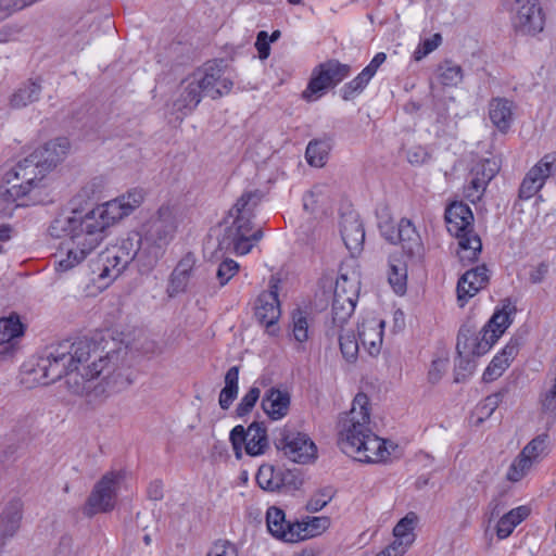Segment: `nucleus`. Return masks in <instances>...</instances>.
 Listing matches in <instances>:
<instances>
[{"mask_svg":"<svg viewBox=\"0 0 556 556\" xmlns=\"http://www.w3.org/2000/svg\"><path fill=\"white\" fill-rule=\"evenodd\" d=\"M100 261L102 262V269L99 274L100 279H115L130 263V256L122 251L108 249L100 254Z\"/></svg>","mask_w":556,"mask_h":556,"instance_id":"nucleus-30","label":"nucleus"},{"mask_svg":"<svg viewBox=\"0 0 556 556\" xmlns=\"http://www.w3.org/2000/svg\"><path fill=\"white\" fill-rule=\"evenodd\" d=\"M509 12L511 26L516 33L535 36L543 31L545 13L540 0H514Z\"/></svg>","mask_w":556,"mask_h":556,"instance_id":"nucleus-11","label":"nucleus"},{"mask_svg":"<svg viewBox=\"0 0 556 556\" xmlns=\"http://www.w3.org/2000/svg\"><path fill=\"white\" fill-rule=\"evenodd\" d=\"M114 250H122L130 256V262L137 261L144 269L149 270L146 255L141 251L140 236L136 235L135 238H127L122 241L121 245L113 247Z\"/></svg>","mask_w":556,"mask_h":556,"instance_id":"nucleus-44","label":"nucleus"},{"mask_svg":"<svg viewBox=\"0 0 556 556\" xmlns=\"http://www.w3.org/2000/svg\"><path fill=\"white\" fill-rule=\"evenodd\" d=\"M45 174L39 173V165L35 162H30V155L18 162L14 167V176L21 184H14L10 193L15 197H23L30 192L34 182L40 180Z\"/></svg>","mask_w":556,"mask_h":556,"instance_id":"nucleus-24","label":"nucleus"},{"mask_svg":"<svg viewBox=\"0 0 556 556\" xmlns=\"http://www.w3.org/2000/svg\"><path fill=\"white\" fill-rule=\"evenodd\" d=\"M371 77L363 70L354 79L345 84L340 92L343 100H352L356 94L362 92L370 81Z\"/></svg>","mask_w":556,"mask_h":556,"instance_id":"nucleus-47","label":"nucleus"},{"mask_svg":"<svg viewBox=\"0 0 556 556\" xmlns=\"http://www.w3.org/2000/svg\"><path fill=\"white\" fill-rule=\"evenodd\" d=\"M330 526V519L328 517H312L307 522H300V536L301 541L314 538Z\"/></svg>","mask_w":556,"mask_h":556,"instance_id":"nucleus-45","label":"nucleus"},{"mask_svg":"<svg viewBox=\"0 0 556 556\" xmlns=\"http://www.w3.org/2000/svg\"><path fill=\"white\" fill-rule=\"evenodd\" d=\"M442 42V36L434 34L432 37L422 40L416 50L414 51L413 58L415 61H420L429 53L434 51Z\"/></svg>","mask_w":556,"mask_h":556,"instance_id":"nucleus-53","label":"nucleus"},{"mask_svg":"<svg viewBox=\"0 0 556 556\" xmlns=\"http://www.w3.org/2000/svg\"><path fill=\"white\" fill-rule=\"evenodd\" d=\"M270 41L268 40V34L265 30H261L256 36L255 48L258 52L261 60H266L270 53Z\"/></svg>","mask_w":556,"mask_h":556,"instance_id":"nucleus-60","label":"nucleus"},{"mask_svg":"<svg viewBox=\"0 0 556 556\" xmlns=\"http://www.w3.org/2000/svg\"><path fill=\"white\" fill-rule=\"evenodd\" d=\"M338 445L348 456L361 463H379L390 455L386 441L370 428L369 399L357 393L352 407L339 420Z\"/></svg>","mask_w":556,"mask_h":556,"instance_id":"nucleus-2","label":"nucleus"},{"mask_svg":"<svg viewBox=\"0 0 556 556\" xmlns=\"http://www.w3.org/2000/svg\"><path fill=\"white\" fill-rule=\"evenodd\" d=\"M382 320L375 318L363 320L358 325V339L370 355H377L380 351L383 337Z\"/></svg>","mask_w":556,"mask_h":556,"instance_id":"nucleus-28","label":"nucleus"},{"mask_svg":"<svg viewBox=\"0 0 556 556\" xmlns=\"http://www.w3.org/2000/svg\"><path fill=\"white\" fill-rule=\"evenodd\" d=\"M380 229L388 241L391 243H401L404 252L409 257L421 256L424 252L422 241L410 219L402 218L399 222L396 231L391 226L384 229L383 226L380 225Z\"/></svg>","mask_w":556,"mask_h":556,"instance_id":"nucleus-16","label":"nucleus"},{"mask_svg":"<svg viewBox=\"0 0 556 556\" xmlns=\"http://www.w3.org/2000/svg\"><path fill=\"white\" fill-rule=\"evenodd\" d=\"M103 232L101 228L87 227V213L80 215L73 212L72 216L55 218L49 227V233L54 238L68 237L72 242L66 257L59 261L56 269L67 271L81 263L100 244Z\"/></svg>","mask_w":556,"mask_h":556,"instance_id":"nucleus-4","label":"nucleus"},{"mask_svg":"<svg viewBox=\"0 0 556 556\" xmlns=\"http://www.w3.org/2000/svg\"><path fill=\"white\" fill-rule=\"evenodd\" d=\"M439 81L446 87H456L463 80V68L451 60H444L438 66Z\"/></svg>","mask_w":556,"mask_h":556,"instance_id":"nucleus-43","label":"nucleus"},{"mask_svg":"<svg viewBox=\"0 0 556 556\" xmlns=\"http://www.w3.org/2000/svg\"><path fill=\"white\" fill-rule=\"evenodd\" d=\"M496 342V336L486 333L483 329L477 332L472 327L464 325L457 336L456 351L458 355L482 356Z\"/></svg>","mask_w":556,"mask_h":556,"instance_id":"nucleus-15","label":"nucleus"},{"mask_svg":"<svg viewBox=\"0 0 556 556\" xmlns=\"http://www.w3.org/2000/svg\"><path fill=\"white\" fill-rule=\"evenodd\" d=\"M266 523L268 531L275 538L288 543L301 541L300 522L287 520L282 509L276 506L269 507L266 513Z\"/></svg>","mask_w":556,"mask_h":556,"instance_id":"nucleus-18","label":"nucleus"},{"mask_svg":"<svg viewBox=\"0 0 556 556\" xmlns=\"http://www.w3.org/2000/svg\"><path fill=\"white\" fill-rule=\"evenodd\" d=\"M333 497V491L331 488H325L314 494L307 502V510L316 513L321 510Z\"/></svg>","mask_w":556,"mask_h":556,"instance_id":"nucleus-54","label":"nucleus"},{"mask_svg":"<svg viewBox=\"0 0 556 556\" xmlns=\"http://www.w3.org/2000/svg\"><path fill=\"white\" fill-rule=\"evenodd\" d=\"M418 521L416 513L409 511L403 517L394 527L393 535L394 540L392 543H401L400 547L405 551L414 543L415 534L414 529Z\"/></svg>","mask_w":556,"mask_h":556,"instance_id":"nucleus-37","label":"nucleus"},{"mask_svg":"<svg viewBox=\"0 0 556 556\" xmlns=\"http://www.w3.org/2000/svg\"><path fill=\"white\" fill-rule=\"evenodd\" d=\"M549 437L547 433H541L533 438L522 450L523 456H529L534 463L547 453Z\"/></svg>","mask_w":556,"mask_h":556,"instance_id":"nucleus-46","label":"nucleus"},{"mask_svg":"<svg viewBox=\"0 0 556 556\" xmlns=\"http://www.w3.org/2000/svg\"><path fill=\"white\" fill-rule=\"evenodd\" d=\"M351 73V66L338 60H329L317 65L302 97L307 101L320 98L329 88L336 87Z\"/></svg>","mask_w":556,"mask_h":556,"instance_id":"nucleus-10","label":"nucleus"},{"mask_svg":"<svg viewBox=\"0 0 556 556\" xmlns=\"http://www.w3.org/2000/svg\"><path fill=\"white\" fill-rule=\"evenodd\" d=\"M357 300V291L351 286L350 294L337 292L332 300L331 324L328 329L344 331L349 329L350 319L354 313Z\"/></svg>","mask_w":556,"mask_h":556,"instance_id":"nucleus-21","label":"nucleus"},{"mask_svg":"<svg viewBox=\"0 0 556 556\" xmlns=\"http://www.w3.org/2000/svg\"><path fill=\"white\" fill-rule=\"evenodd\" d=\"M229 440L238 458L241 457L243 446L250 456L262 455L269 446L267 429L263 422L257 421H253L247 429L242 425L233 427Z\"/></svg>","mask_w":556,"mask_h":556,"instance_id":"nucleus-12","label":"nucleus"},{"mask_svg":"<svg viewBox=\"0 0 556 556\" xmlns=\"http://www.w3.org/2000/svg\"><path fill=\"white\" fill-rule=\"evenodd\" d=\"M261 395V390L257 387H252L250 390L242 396L240 403L237 405L236 414L238 417H244L248 415L252 408L255 406Z\"/></svg>","mask_w":556,"mask_h":556,"instance_id":"nucleus-52","label":"nucleus"},{"mask_svg":"<svg viewBox=\"0 0 556 556\" xmlns=\"http://www.w3.org/2000/svg\"><path fill=\"white\" fill-rule=\"evenodd\" d=\"M293 340L298 343L296 351H304V343L308 340L307 313L296 308L291 313L289 325Z\"/></svg>","mask_w":556,"mask_h":556,"instance_id":"nucleus-39","label":"nucleus"},{"mask_svg":"<svg viewBox=\"0 0 556 556\" xmlns=\"http://www.w3.org/2000/svg\"><path fill=\"white\" fill-rule=\"evenodd\" d=\"M516 312V307L511 305L509 300H505L502 308L496 309L489 321L482 329L489 333L496 336V341L505 332L513 323L511 315Z\"/></svg>","mask_w":556,"mask_h":556,"instance_id":"nucleus-33","label":"nucleus"},{"mask_svg":"<svg viewBox=\"0 0 556 556\" xmlns=\"http://www.w3.org/2000/svg\"><path fill=\"white\" fill-rule=\"evenodd\" d=\"M500 166L496 161L491 159H484L478 162L471 169L470 176L480 177L482 182H489L495 177L498 173Z\"/></svg>","mask_w":556,"mask_h":556,"instance_id":"nucleus-49","label":"nucleus"},{"mask_svg":"<svg viewBox=\"0 0 556 556\" xmlns=\"http://www.w3.org/2000/svg\"><path fill=\"white\" fill-rule=\"evenodd\" d=\"M503 396L504 393L502 392H496L488 395L480 406L481 414H483L485 417H490L493 414V412L498 407L500 403L503 400Z\"/></svg>","mask_w":556,"mask_h":556,"instance_id":"nucleus-59","label":"nucleus"},{"mask_svg":"<svg viewBox=\"0 0 556 556\" xmlns=\"http://www.w3.org/2000/svg\"><path fill=\"white\" fill-rule=\"evenodd\" d=\"M549 271V265L545 262H541L536 266L532 267L529 273V281L532 285H539L544 281Z\"/></svg>","mask_w":556,"mask_h":556,"instance_id":"nucleus-61","label":"nucleus"},{"mask_svg":"<svg viewBox=\"0 0 556 556\" xmlns=\"http://www.w3.org/2000/svg\"><path fill=\"white\" fill-rule=\"evenodd\" d=\"M63 377L73 394L85 395L89 402L105 399L130 384L119 363V352L111 351L103 356L98 344L87 339L47 348L36 364L25 366L23 380L49 386Z\"/></svg>","mask_w":556,"mask_h":556,"instance_id":"nucleus-1","label":"nucleus"},{"mask_svg":"<svg viewBox=\"0 0 556 556\" xmlns=\"http://www.w3.org/2000/svg\"><path fill=\"white\" fill-rule=\"evenodd\" d=\"M176 219L169 205H162L142 226L140 236L141 251L146 255L148 267L153 268L164 255L166 248L174 239Z\"/></svg>","mask_w":556,"mask_h":556,"instance_id":"nucleus-5","label":"nucleus"},{"mask_svg":"<svg viewBox=\"0 0 556 556\" xmlns=\"http://www.w3.org/2000/svg\"><path fill=\"white\" fill-rule=\"evenodd\" d=\"M280 468L269 464L262 465L256 473L258 486L268 492H276L282 489Z\"/></svg>","mask_w":556,"mask_h":556,"instance_id":"nucleus-40","label":"nucleus"},{"mask_svg":"<svg viewBox=\"0 0 556 556\" xmlns=\"http://www.w3.org/2000/svg\"><path fill=\"white\" fill-rule=\"evenodd\" d=\"M521 345L519 338H511L508 343L497 353L485 368L482 379L484 382H492L500 378L508 368L510 362L518 354Z\"/></svg>","mask_w":556,"mask_h":556,"instance_id":"nucleus-23","label":"nucleus"},{"mask_svg":"<svg viewBox=\"0 0 556 556\" xmlns=\"http://www.w3.org/2000/svg\"><path fill=\"white\" fill-rule=\"evenodd\" d=\"M488 184L482 182L480 177L471 176L469 184L465 187V197L472 203L480 201Z\"/></svg>","mask_w":556,"mask_h":556,"instance_id":"nucleus-55","label":"nucleus"},{"mask_svg":"<svg viewBox=\"0 0 556 556\" xmlns=\"http://www.w3.org/2000/svg\"><path fill=\"white\" fill-rule=\"evenodd\" d=\"M331 143L329 139H314L306 147V161L315 167H323L329 155Z\"/></svg>","mask_w":556,"mask_h":556,"instance_id":"nucleus-41","label":"nucleus"},{"mask_svg":"<svg viewBox=\"0 0 556 556\" xmlns=\"http://www.w3.org/2000/svg\"><path fill=\"white\" fill-rule=\"evenodd\" d=\"M24 328L18 315L11 314L0 318V358H5L13 353V339L23 336Z\"/></svg>","mask_w":556,"mask_h":556,"instance_id":"nucleus-29","label":"nucleus"},{"mask_svg":"<svg viewBox=\"0 0 556 556\" xmlns=\"http://www.w3.org/2000/svg\"><path fill=\"white\" fill-rule=\"evenodd\" d=\"M290 403L288 391L273 387L265 392L261 405L269 419L280 420L288 415Z\"/></svg>","mask_w":556,"mask_h":556,"instance_id":"nucleus-26","label":"nucleus"},{"mask_svg":"<svg viewBox=\"0 0 556 556\" xmlns=\"http://www.w3.org/2000/svg\"><path fill=\"white\" fill-rule=\"evenodd\" d=\"M539 402L544 413L556 416V392L548 389L542 390Z\"/></svg>","mask_w":556,"mask_h":556,"instance_id":"nucleus-58","label":"nucleus"},{"mask_svg":"<svg viewBox=\"0 0 556 556\" xmlns=\"http://www.w3.org/2000/svg\"><path fill=\"white\" fill-rule=\"evenodd\" d=\"M513 101L506 98H493L489 102V117L501 131L507 132L513 123Z\"/></svg>","mask_w":556,"mask_h":556,"instance_id":"nucleus-31","label":"nucleus"},{"mask_svg":"<svg viewBox=\"0 0 556 556\" xmlns=\"http://www.w3.org/2000/svg\"><path fill=\"white\" fill-rule=\"evenodd\" d=\"M68 150V139L60 137L54 140H50L42 147L36 149L30 154V162H35L39 165V173L42 175L62 162Z\"/></svg>","mask_w":556,"mask_h":556,"instance_id":"nucleus-17","label":"nucleus"},{"mask_svg":"<svg viewBox=\"0 0 556 556\" xmlns=\"http://www.w3.org/2000/svg\"><path fill=\"white\" fill-rule=\"evenodd\" d=\"M476 356L458 355L455 359V382L465 381L476 369Z\"/></svg>","mask_w":556,"mask_h":556,"instance_id":"nucleus-50","label":"nucleus"},{"mask_svg":"<svg viewBox=\"0 0 556 556\" xmlns=\"http://www.w3.org/2000/svg\"><path fill=\"white\" fill-rule=\"evenodd\" d=\"M489 279V269L484 264L467 270L457 282L456 290L459 306L464 307L469 299L485 288Z\"/></svg>","mask_w":556,"mask_h":556,"instance_id":"nucleus-19","label":"nucleus"},{"mask_svg":"<svg viewBox=\"0 0 556 556\" xmlns=\"http://www.w3.org/2000/svg\"><path fill=\"white\" fill-rule=\"evenodd\" d=\"M447 231L458 239L460 261L478 260L482 250L480 237L473 231V214L463 202L451 203L444 214Z\"/></svg>","mask_w":556,"mask_h":556,"instance_id":"nucleus-6","label":"nucleus"},{"mask_svg":"<svg viewBox=\"0 0 556 556\" xmlns=\"http://www.w3.org/2000/svg\"><path fill=\"white\" fill-rule=\"evenodd\" d=\"M195 256L189 252L185 254L172 271L166 292L174 298L186 291L190 277L195 266Z\"/></svg>","mask_w":556,"mask_h":556,"instance_id":"nucleus-25","label":"nucleus"},{"mask_svg":"<svg viewBox=\"0 0 556 556\" xmlns=\"http://www.w3.org/2000/svg\"><path fill=\"white\" fill-rule=\"evenodd\" d=\"M206 556H239L237 546L228 540H217L206 553Z\"/></svg>","mask_w":556,"mask_h":556,"instance_id":"nucleus-56","label":"nucleus"},{"mask_svg":"<svg viewBox=\"0 0 556 556\" xmlns=\"http://www.w3.org/2000/svg\"><path fill=\"white\" fill-rule=\"evenodd\" d=\"M239 268L240 266L236 261L231 258L224 260L216 270V279L219 287H225L238 274Z\"/></svg>","mask_w":556,"mask_h":556,"instance_id":"nucleus-51","label":"nucleus"},{"mask_svg":"<svg viewBox=\"0 0 556 556\" xmlns=\"http://www.w3.org/2000/svg\"><path fill=\"white\" fill-rule=\"evenodd\" d=\"M446 359H434L428 372L429 381L431 383H437L442 378V375L446 370Z\"/></svg>","mask_w":556,"mask_h":556,"instance_id":"nucleus-62","label":"nucleus"},{"mask_svg":"<svg viewBox=\"0 0 556 556\" xmlns=\"http://www.w3.org/2000/svg\"><path fill=\"white\" fill-rule=\"evenodd\" d=\"M388 281L395 293L403 295L407 289V265L400 257L391 255L388 261Z\"/></svg>","mask_w":556,"mask_h":556,"instance_id":"nucleus-35","label":"nucleus"},{"mask_svg":"<svg viewBox=\"0 0 556 556\" xmlns=\"http://www.w3.org/2000/svg\"><path fill=\"white\" fill-rule=\"evenodd\" d=\"M239 370V366H232L225 374V386L222 389L218 397V404L224 410H227L238 396Z\"/></svg>","mask_w":556,"mask_h":556,"instance_id":"nucleus-38","label":"nucleus"},{"mask_svg":"<svg viewBox=\"0 0 556 556\" xmlns=\"http://www.w3.org/2000/svg\"><path fill=\"white\" fill-rule=\"evenodd\" d=\"M280 479L282 480V489L298 490L303 483V479L298 470L280 468Z\"/></svg>","mask_w":556,"mask_h":556,"instance_id":"nucleus-57","label":"nucleus"},{"mask_svg":"<svg viewBox=\"0 0 556 556\" xmlns=\"http://www.w3.org/2000/svg\"><path fill=\"white\" fill-rule=\"evenodd\" d=\"M192 75L201 86L202 92L213 100L229 93L233 86L232 80L224 76L222 61L207 62L202 70Z\"/></svg>","mask_w":556,"mask_h":556,"instance_id":"nucleus-13","label":"nucleus"},{"mask_svg":"<svg viewBox=\"0 0 556 556\" xmlns=\"http://www.w3.org/2000/svg\"><path fill=\"white\" fill-rule=\"evenodd\" d=\"M533 464L534 462L529 456H523V452H520L509 467L507 479L513 482L521 480Z\"/></svg>","mask_w":556,"mask_h":556,"instance_id":"nucleus-48","label":"nucleus"},{"mask_svg":"<svg viewBox=\"0 0 556 556\" xmlns=\"http://www.w3.org/2000/svg\"><path fill=\"white\" fill-rule=\"evenodd\" d=\"M258 190L245 191L229 210L225 218L224 233L218 240V250L232 251L238 255L248 254L253 244L263 238L262 229L253 230L254 211L261 202Z\"/></svg>","mask_w":556,"mask_h":556,"instance_id":"nucleus-3","label":"nucleus"},{"mask_svg":"<svg viewBox=\"0 0 556 556\" xmlns=\"http://www.w3.org/2000/svg\"><path fill=\"white\" fill-rule=\"evenodd\" d=\"M41 93V86L35 81H28L18 88L10 99V105L13 109H22L37 101Z\"/></svg>","mask_w":556,"mask_h":556,"instance_id":"nucleus-42","label":"nucleus"},{"mask_svg":"<svg viewBox=\"0 0 556 556\" xmlns=\"http://www.w3.org/2000/svg\"><path fill=\"white\" fill-rule=\"evenodd\" d=\"M329 338H338L340 351L343 357L348 362H354L357 358L359 345L358 339L355 336L353 329H345L344 331L336 330V329H327L326 332Z\"/></svg>","mask_w":556,"mask_h":556,"instance_id":"nucleus-36","label":"nucleus"},{"mask_svg":"<svg viewBox=\"0 0 556 556\" xmlns=\"http://www.w3.org/2000/svg\"><path fill=\"white\" fill-rule=\"evenodd\" d=\"M202 93L201 86L192 75L182 87L178 98L174 101L173 106L176 111L188 114L199 105Z\"/></svg>","mask_w":556,"mask_h":556,"instance_id":"nucleus-32","label":"nucleus"},{"mask_svg":"<svg viewBox=\"0 0 556 556\" xmlns=\"http://www.w3.org/2000/svg\"><path fill=\"white\" fill-rule=\"evenodd\" d=\"M554 172H556V152L545 154L528 170L519 187V199L529 200L534 197Z\"/></svg>","mask_w":556,"mask_h":556,"instance_id":"nucleus-14","label":"nucleus"},{"mask_svg":"<svg viewBox=\"0 0 556 556\" xmlns=\"http://www.w3.org/2000/svg\"><path fill=\"white\" fill-rule=\"evenodd\" d=\"M143 201V192L139 189H132L127 194L111 200L102 205L97 206L87 213V227L101 228L103 231L128 216Z\"/></svg>","mask_w":556,"mask_h":556,"instance_id":"nucleus-7","label":"nucleus"},{"mask_svg":"<svg viewBox=\"0 0 556 556\" xmlns=\"http://www.w3.org/2000/svg\"><path fill=\"white\" fill-rule=\"evenodd\" d=\"M273 443L277 451L293 463L308 464L317 457V447L312 439L289 425L274 431Z\"/></svg>","mask_w":556,"mask_h":556,"instance_id":"nucleus-8","label":"nucleus"},{"mask_svg":"<svg viewBox=\"0 0 556 556\" xmlns=\"http://www.w3.org/2000/svg\"><path fill=\"white\" fill-rule=\"evenodd\" d=\"M340 232L342 240L351 254L354 255L362 250L365 240V230L357 214L351 212L342 215Z\"/></svg>","mask_w":556,"mask_h":556,"instance_id":"nucleus-22","label":"nucleus"},{"mask_svg":"<svg viewBox=\"0 0 556 556\" xmlns=\"http://www.w3.org/2000/svg\"><path fill=\"white\" fill-rule=\"evenodd\" d=\"M123 471H109L94 484L84 507L83 514L86 517H93L97 514L109 513L115 507L117 489L124 479Z\"/></svg>","mask_w":556,"mask_h":556,"instance_id":"nucleus-9","label":"nucleus"},{"mask_svg":"<svg viewBox=\"0 0 556 556\" xmlns=\"http://www.w3.org/2000/svg\"><path fill=\"white\" fill-rule=\"evenodd\" d=\"M531 509L527 505H521L513 508L508 513L504 514L496 526V535L500 540L508 538L514 529L521 523L530 515Z\"/></svg>","mask_w":556,"mask_h":556,"instance_id":"nucleus-34","label":"nucleus"},{"mask_svg":"<svg viewBox=\"0 0 556 556\" xmlns=\"http://www.w3.org/2000/svg\"><path fill=\"white\" fill-rule=\"evenodd\" d=\"M429 159L427 150L422 147H413L407 151V161L413 165H421Z\"/></svg>","mask_w":556,"mask_h":556,"instance_id":"nucleus-63","label":"nucleus"},{"mask_svg":"<svg viewBox=\"0 0 556 556\" xmlns=\"http://www.w3.org/2000/svg\"><path fill=\"white\" fill-rule=\"evenodd\" d=\"M255 317L266 327L275 325L281 314L278 299V283L270 280L269 289L263 291L255 302Z\"/></svg>","mask_w":556,"mask_h":556,"instance_id":"nucleus-20","label":"nucleus"},{"mask_svg":"<svg viewBox=\"0 0 556 556\" xmlns=\"http://www.w3.org/2000/svg\"><path fill=\"white\" fill-rule=\"evenodd\" d=\"M387 60V55L386 53L383 52H379L377 53L372 60L370 61V63L364 68V71L366 72V74H368L371 78L374 77V75L377 73L378 68L380 67L381 64L384 63V61Z\"/></svg>","mask_w":556,"mask_h":556,"instance_id":"nucleus-64","label":"nucleus"},{"mask_svg":"<svg viewBox=\"0 0 556 556\" xmlns=\"http://www.w3.org/2000/svg\"><path fill=\"white\" fill-rule=\"evenodd\" d=\"M23 517V502L18 498L10 501L0 514V542L13 538L20 529Z\"/></svg>","mask_w":556,"mask_h":556,"instance_id":"nucleus-27","label":"nucleus"}]
</instances>
